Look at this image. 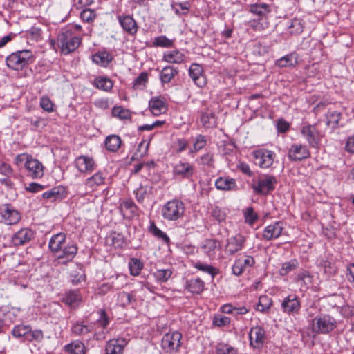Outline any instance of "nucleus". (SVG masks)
Returning <instances> with one entry per match:
<instances>
[{"label": "nucleus", "mask_w": 354, "mask_h": 354, "mask_svg": "<svg viewBox=\"0 0 354 354\" xmlns=\"http://www.w3.org/2000/svg\"><path fill=\"white\" fill-rule=\"evenodd\" d=\"M34 59V55L30 50H22L8 55L6 59V63L9 68L19 71L32 64Z\"/></svg>", "instance_id": "nucleus-1"}, {"label": "nucleus", "mask_w": 354, "mask_h": 354, "mask_svg": "<svg viewBox=\"0 0 354 354\" xmlns=\"http://www.w3.org/2000/svg\"><path fill=\"white\" fill-rule=\"evenodd\" d=\"M57 41L62 53L64 55H68L79 47L81 43V38L73 36L71 34V28H68L65 29L58 35Z\"/></svg>", "instance_id": "nucleus-2"}, {"label": "nucleus", "mask_w": 354, "mask_h": 354, "mask_svg": "<svg viewBox=\"0 0 354 354\" xmlns=\"http://www.w3.org/2000/svg\"><path fill=\"white\" fill-rule=\"evenodd\" d=\"M161 212L165 219L176 221L183 216L185 205L180 200L173 199L163 205Z\"/></svg>", "instance_id": "nucleus-3"}, {"label": "nucleus", "mask_w": 354, "mask_h": 354, "mask_svg": "<svg viewBox=\"0 0 354 354\" xmlns=\"http://www.w3.org/2000/svg\"><path fill=\"white\" fill-rule=\"evenodd\" d=\"M337 326V322L332 316L325 314L316 316L313 319V331L316 333L327 334Z\"/></svg>", "instance_id": "nucleus-4"}, {"label": "nucleus", "mask_w": 354, "mask_h": 354, "mask_svg": "<svg viewBox=\"0 0 354 354\" xmlns=\"http://www.w3.org/2000/svg\"><path fill=\"white\" fill-rule=\"evenodd\" d=\"M275 184L277 179L274 176L264 175L259 178L257 184L252 185V188L257 194L267 195L274 189Z\"/></svg>", "instance_id": "nucleus-5"}, {"label": "nucleus", "mask_w": 354, "mask_h": 354, "mask_svg": "<svg viewBox=\"0 0 354 354\" xmlns=\"http://www.w3.org/2000/svg\"><path fill=\"white\" fill-rule=\"evenodd\" d=\"M182 335L179 332L167 333L162 339V348L167 353L176 352L180 346Z\"/></svg>", "instance_id": "nucleus-6"}, {"label": "nucleus", "mask_w": 354, "mask_h": 354, "mask_svg": "<svg viewBox=\"0 0 354 354\" xmlns=\"http://www.w3.org/2000/svg\"><path fill=\"white\" fill-rule=\"evenodd\" d=\"M281 307L285 314L294 315L299 313L301 305L298 296L291 294L281 301Z\"/></svg>", "instance_id": "nucleus-7"}, {"label": "nucleus", "mask_w": 354, "mask_h": 354, "mask_svg": "<svg viewBox=\"0 0 354 354\" xmlns=\"http://www.w3.org/2000/svg\"><path fill=\"white\" fill-rule=\"evenodd\" d=\"M256 165L261 168L267 169L272 166L275 157V153L266 149H261L252 153Z\"/></svg>", "instance_id": "nucleus-8"}, {"label": "nucleus", "mask_w": 354, "mask_h": 354, "mask_svg": "<svg viewBox=\"0 0 354 354\" xmlns=\"http://www.w3.org/2000/svg\"><path fill=\"white\" fill-rule=\"evenodd\" d=\"M194 174V165L188 162L179 161L173 167V174L176 177L190 179Z\"/></svg>", "instance_id": "nucleus-9"}, {"label": "nucleus", "mask_w": 354, "mask_h": 354, "mask_svg": "<svg viewBox=\"0 0 354 354\" xmlns=\"http://www.w3.org/2000/svg\"><path fill=\"white\" fill-rule=\"evenodd\" d=\"M0 214L7 225H15L21 219V214L10 204H4L0 207Z\"/></svg>", "instance_id": "nucleus-10"}, {"label": "nucleus", "mask_w": 354, "mask_h": 354, "mask_svg": "<svg viewBox=\"0 0 354 354\" xmlns=\"http://www.w3.org/2000/svg\"><path fill=\"white\" fill-rule=\"evenodd\" d=\"M310 153L306 145L293 144L288 150V157L291 161H301L309 158Z\"/></svg>", "instance_id": "nucleus-11"}, {"label": "nucleus", "mask_w": 354, "mask_h": 354, "mask_svg": "<svg viewBox=\"0 0 354 354\" xmlns=\"http://www.w3.org/2000/svg\"><path fill=\"white\" fill-rule=\"evenodd\" d=\"M25 168L28 176L32 178H39L44 176V166L37 159L32 156L26 161Z\"/></svg>", "instance_id": "nucleus-12"}, {"label": "nucleus", "mask_w": 354, "mask_h": 354, "mask_svg": "<svg viewBox=\"0 0 354 354\" xmlns=\"http://www.w3.org/2000/svg\"><path fill=\"white\" fill-rule=\"evenodd\" d=\"M189 75L197 86L202 88L206 85L207 80L201 65L192 64L189 68Z\"/></svg>", "instance_id": "nucleus-13"}, {"label": "nucleus", "mask_w": 354, "mask_h": 354, "mask_svg": "<svg viewBox=\"0 0 354 354\" xmlns=\"http://www.w3.org/2000/svg\"><path fill=\"white\" fill-rule=\"evenodd\" d=\"M128 341L124 338L112 339L106 344V354H123Z\"/></svg>", "instance_id": "nucleus-14"}, {"label": "nucleus", "mask_w": 354, "mask_h": 354, "mask_svg": "<svg viewBox=\"0 0 354 354\" xmlns=\"http://www.w3.org/2000/svg\"><path fill=\"white\" fill-rule=\"evenodd\" d=\"M301 133L308 141L309 145L314 148H317L320 140L319 133L313 125H307L303 127Z\"/></svg>", "instance_id": "nucleus-15"}, {"label": "nucleus", "mask_w": 354, "mask_h": 354, "mask_svg": "<svg viewBox=\"0 0 354 354\" xmlns=\"http://www.w3.org/2000/svg\"><path fill=\"white\" fill-rule=\"evenodd\" d=\"M245 243V238L241 234H236L227 240L225 245L226 252L232 255L242 250Z\"/></svg>", "instance_id": "nucleus-16"}, {"label": "nucleus", "mask_w": 354, "mask_h": 354, "mask_svg": "<svg viewBox=\"0 0 354 354\" xmlns=\"http://www.w3.org/2000/svg\"><path fill=\"white\" fill-rule=\"evenodd\" d=\"M283 230V223L277 221L265 227L263 232V238L267 241L276 239L281 235Z\"/></svg>", "instance_id": "nucleus-17"}, {"label": "nucleus", "mask_w": 354, "mask_h": 354, "mask_svg": "<svg viewBox=\"0 0 354 354\" xmlns=\"http://www.w3.org/2000/svg\"><path fill=\"white\" fill-rule=\"evenodd\" d=\"M250 343L254 348H261L266 339V333L263 328L256 326L250 330L249 334Z\"/></svg>", "instance_id": "nucleus-18"}, {"label": "nucleus", "mask_w": 354, "mask_h": 354, "mask_svg": "<svg viewBox=\"0 0 354 354\" xmlns=\"http://www.w3.org/2000/svg\"><path fill=\"white\" fill-rule=\"evenodd\" d=\"M33 232L28 228H23L14 234L12 243L15 246L24 245L28 243L32 238Z\"/></svg>", "instance_id": "nucleus-19"}, {"label": "nucleus", "mask_w": 354, "mask_h": 354, "mask_svg": "<svg viewBox=\"0 0 354 354\" xmlns=\"http://www.w3.org/2000/svg\"><path fill=\"white\" fill-rule=\"evenodd\" d=\"M254 259L251 256H245V258H239L235 260L232 266V273L236 276L241 275L245 268L252 267L254 264Z\"/></svg>", "instance_id": "nucleus-20"}, {"label": "nucleus", "mask_w": 354, "mask_h": 354, "mask_svg": "<svg viewBox=\"0 0 354 354\" xmlns=\"http://www.w3.org/2000/svg\"><path fill=\"white\" fill-rule=\"evenodd\" d=\"M151 112L156 116L166 112L167 103L162 97H153L149 102Z\"/></svg>", "instance_id": "nucleus-21"}, {"label": "nucleus", "mask_w": 354, "mask_h": 354, "mask_svg": "<svg viewBox=\"0 0 354 354\" xmlns=\"http://www.w3.org/2000/svg\"><path fill=\"white\" fill-rule=\"evenodd\" d=\"M67 192L65 187L57 186L53 187L51 189L43 193L42 197L50 202L60 201L65 198Z\"/></svg>", "instance_id": "nucleus-22"}, {"label": "nucleus", "mask_w": 354, "mask_h": 354, "mask_svg": "<svg viewBox=\"0 0 354 354\" xmlns=\"http://www.w3.org/2000/svg\"><path fill=\"white\" fill-rule=\"evenodd\" d=\"M118 21L123 30L131 35L138 31V26L134 19L129 15L118 16Z\"/></svg>", "instance_id": "nucleus-23"}, {"label": "nucleus", "mask_w": 354, "mask_h": 354, "mask_svg": "<svg viewBox=\"0 0 354 354\" xmlns=\"http://www.w3.org/2000/svg\"><path fill=\"white\" fill-rule=\"evenodd\" d=\"M75 165L80 172L91 171L94 169L95 162L93 158L80 156L75 159Z\"/></svg>", "instance_id": "nucleus-24"}, {"label": "nucleus", "mask_w": 354, "mask_h": 354, "mask_svg": "<svg viewBox=\"0 0 354 354\" xmlns=\"http://www.w3.org/2000/svg\"><path fill=\"white\" fill-rule=\"evenodd\" d=\"M215 186L219 190L232 191L237 189L236 180L229 177H219L215 182Z\"/></svg>", "instance_id": "nucleus-25"}, {"label": "nucleus", "mask_w": 354, "mask_h": 354, "mask_svg": "<svg viewBox=\"0 0 354 354\" xmlns=\"http://www.w3.org/2000/svg\"><path fill=\"white\" fill-rule=\"evenodd\" d=\"M65 240L66 235L64 233H57L53 235L49 241L50 250L53 253L60 252Z\"/></svg>", "instance_id": "nucleus-26"}, {"label": "nucleus", "mask_w": 354, "mask_h": 354, "mask_svg": "<svg viewBox=\"0 0 354 354\" xmlns=\"http://www.w3.org/2000/svg\"><path fill=\"white\" fill-rule=\"evenodd\" d=\"M185 55L179 50H171L165 52L162 61L170 64H181L185 62Z\"/></svg>", "instance_id": "nucleus-27"}, {"label": "nucleus", "mask_w": 354, "mask_h": 354, "mask_svg": "<svg viewBox=\"0 0 354 354\" xmlns=\"http://www.w3.org/2000/svg\"><path fill=\"white\" fill-rule=\"evenodd\" d=\"M250 12L258 16L259 19H266L270 12V6L266 3H255L250 6Z\"/></svg>", "instance_id": "nucleus-28"}, {"label": "nucleus", "mask_w": 354, "mask_h": 354, "mask_svg": "<svg viewBox=\"0 0 354 354\" xmlns=\"http://www.w3.org/2000/svg\"><path fill=\"white\" fill-rule=\"evenodd\" d=\"M177 68L167 66L164 67L160 73V79L162 84L169 83L171 80L178 74Z\"/></svg>", "instance_id": "nucleus-29"}, {"label": "nucleus", "mask_w": 354, "mask_h": 354, "mask_svg": "<svg viewBox=\"0 0 354 354\" xmlns=\"http://www.w3.org/2000/svg\"><path fill=\"white\" fill-rule=\"evenodd\" d=\"M112 59V55L106 51L97 52L92 57L94 63L103 67L107 66Z\"/></svg>", "instance_id": "nucleus-30"}, {"label": "nucleus", "mask_w": 354, "mask_h": 354, "mask_svg": "<svg viewBox=\"0 0 354 354\" xmlns=\"http://www.w3.org/2000/svg\"><path fill=\"white\" fill-rule=\"evenodd\" d=\"M219 247L220 244L216 240L206 239L202 245V249L206 255L212 259L215 257L216 251Z\"/></svg>", "instance_id": "nucleus-31"}, {"label": "nucleus", "mask_w": 354, "mask_h": 354, "mask_svg": "<svg viewBox=\"0 0 354 354\" xmlns=\"http://www.w3.org/2000/svg\"><path fill=\"white\" fill-rule=\"evenodd\" d=\"M104 144L108 151L115 152L120 147L122 140L120 136L113 134L106 137Z\"/></svg>", "instance_id": "nucleus-32"}, {"label": "nucleus", "mask_w": 354, "mask_h": 354, "mask_svg": "<svg viewBox=\"0 0 354 354\" xmlns=\"http://www.w3.org/2000/svg\"><path fill=\"white\" fill-rule=\"evenodd\" d=\"M77 252V247L75 244H68L61 250L60 254L57 255L58 259H66L67 261H71Z\"/></svg>", "instance_id": "nucleus-33"}, {"label": "nucleus", "mask_w": 354, "mask_h": 354, "mask_svg": "<svg viewBox=\"0 0 354 354\" xmlns=\"http://www.w3.org/2000/svg\"><path fill=\"white\" fill-rule=\"evenodd\" d=\"M64 349L69 354H85L84 344L78 340L73 341L66 345Z\"/></svg>", "instance_id": "nucleus-34"}, {"label": "nucleus", "mask_w": 354, "mask_h": 354, "mask_svg": "<svg viewBox=\"0 0 354 354\" xmlns=\"http://www.w3.org/2000/svg\"><path fill=\"white\" fill-rule=\"evenodd\" d=\"M318 266L321 267L326 274L334 275L337 272V268L331 259H322L318 261Z\"/></svg>", "instance_id": "nucleus-35"}, {"label": "nucleus", "mask_w": 354, "mask_h": 354, "mask_svg": "<svg viewBox=\"0 0 354 354\" xmlns=\"http://www.w3.org/2000/svg\"><path fill=\"white\" fill-rule=\"evenodd\" d=\"M187 288L192 293L199 294L204 289V282L200 278L192 279L187 281Z\"/></svg>", "instance_id": "nucleus-36"}, {"label": "nucleus", "mask_w": 354, "mask_h": 354, "mask_svg": "<svg viewBox=\"0 0 354 354\" xmlns=\"http://www.w3.org/2000/svg\"><path fill=\"white\" fill-rule=\"evenodd\" d=\"M93 86L98 89L109 91L113 88V83L108 77H98L94 80Z\"/></svg>", "instance_id": "nucleus-37"}, {"label": "nucleus", "mask_w": 354, "mask_h": 354, "mask_svg": "<svg viewBox=\"0 0 354 354\" xmlns=\"http://www.w3.org/2000/svg\"><path fill=\"white\" fill-rule=\"evenodd\" d=\"M120 209L122 214H129V217H132L136 214L138 207L131 200H127L120 204Z\"/></svg>", "instance_id": "nucleus-38"}, {"label": "nucleus", "mask_w": 354, "mask_h": 354, "mask_svg": "<svg viewBox=\"0 0 354 354\" xmlns=\"http://www.w3.org/2000/svg\"><path fill=\"white\" fill-rule=\"evenodd\" d=\"M201 122L207 128L216 126V120L215 114L213 112H203L201 115Z\"/></svg>", "instance_id": "nucleus-39"}, {"label": "nucleus", "mask_w": 354, "mask_h": 354, "mask_svg": "<svg viewBox=\"0 0 354 354\" xmlns=\"http://www.w3.org/2000/svg\"><path fill=\"white\" fill-rule=\"evenodd\" d=\"M29 325L15 326L12 330V334L15 337L20 339L22 342H25L28 331H29Z\"/></svg>", "instance_id": "nucleus-40"}, {"label": "nucleus", "mask_w": 354, "mask_h": 354, "mask_svg": "<svg viewBox=\"0 0 354 354\" xmlns=\"http://www.w3.org/2000/svg\"><path fill=\"white\" fill-rule=\"evenodd\" d=\"M92 327L88 325L83 324L82 322H75L73 324L71 330L75 335H84L90 333Z\"/></svg>", "instance_id": "nucleus-41"}, {"label": "nucleus", "mask_w": 354, "mask_h": 354, "mask_svg": "<svg viewBox=\"0 0 354 354\" xmlns=\"http://www.w3.org/2000/svg\"><path fill=\"white\" fill-rule=\"evenodd\" d=\"M299 266V263L297 259H293L288 262H285L282 264L281 269L279 270V274L281 276H286L288 273L294 271Z\"/></svg>", "instance_id": "nucleus-42"}, {"label": "nucleus", "mask_w": 354, "mask_h": 354, "mask_svg": "<svg viewBox=\"0 0 354 354\" xmlns=\"http://www.w3.org/2000/svg\"><path fill=\"white\" fill-rule=\"evenodd\" d=\"M81 300L78 291H69L66 294L63 301L71 306H75Z\"/></svg>", "instance_id": "nucleus-43"}, {"label": "nucleus", "mask_w": 354, "mask_h": 354, "mask_svg": "<svg viewBox=\"0 0 354 354\" xmlns=\"http://www.w3.org/2000/svg\"><path fill=\"white\" fill-rule=\"evenodd\" d=\"M152 187L140 185L135 192L136 198L139 203H142L145 197L151 193Z\"/></svg>", "instance_id": "nucleus-44"}, {"label": "nucleus", "mask_w": 354, "mask_h": 354, "mask_svg": "<svg viewBox=\"0 0 354 354\" xmlns=\"http://www.w3.org/2000/svg\"><path fill=\"white\" fill-rule=\"evenodd\" d=\"M148 81V74L146 72L141 73L139 76L133 81V88L135 90H142L145 88Z\"/></svg>", "instance_id": "nucleus-45"}, {"label": "nucleus", "mask_w": 354, "mask_h": 354, "mask_svg": "<svg viewBox=\"0 0 354 354\" xmlns=\"http://www.w3.org/2000/svg\"><path fill=\"white\" fill-rule=\"evenodd\" d=\"M43 339H44V334H43L42 330H38V329L32 330L31 329V327L30 326L29 331H28V334L26 335L25 342H30L36 341V342H39L42 341Z\"/></svg>", "instance_id": "nucleus-46"}, {"label": "nucleus", "mask_w": 354, "mask_h": 354, "mask_svg": "<svg viewBox=\"0 0 354 354\" xmlns=\"http://www.w3.org/2000/svg\"><path fill=\"white\" fill-rule=\"evenodd\" d=\"M216 352L217 354H238L236 348L225 343L218 344L216 346Z\"/></svg>", "instance_id": "nucleus-47"}, {"label": "nucleus", "mask_w": 354, "mask_h": 354, "mask_svg": "<svg viewBox=\"0 0 354 354\" xmlns=\"http://www.w3.org/2000/svg\"><path fill=\"white\" fill-rule=\"evenodd\" d=\"M105 178L101 172H97L93 176L86 180V185L93 188L94 187L102 185L104 182Z\"/></svg>", "instance_id": "nucleus-48"}, {"label": "nucleus", "mask_w": 354, "mask_h": 354, "mask_svg": "<svg viewBox=\"0 0 354 354\" xmlns=\"http://www.w3.org/2000/svg\"><path fill=\"white\" fill-rule=\"evenodd\" d=\"M272 305V299L267 295H262L259 299V302L257 305V310L260 312H266Z\"/></svg>", "instance_id": "nucleus-49"}, {"label": "nucleus", "mask_w": 354, "mask_h": 354, "mask_svg": "<svg viewBox=\"0 0 354 354\" xmlns=\"http://www.w3.org/2000/svg\"><path fill=\"white\" fill-rule=\"evenodd\" d=\"M194 268L198 269V270L203 271L204 272H207L214 278L218 273V271L216 268H214L213 266L203 263L201 262H197L194 265Z\"/></svg>", "instance_id": "nucleus-50"}, {"label": "nucleus", "mask_w": 354, "mask_h": 354, "mask_svg": "<svg viewBox=\"0 0 354 354\" xmlns=\"http://www.w3.org/2000/svg\"><path fill=\"white\" fill-rule=\"evenodd\" d=\"M149 231L151 234H153V236H156L158 239H161L165 243L168 244L169 243V236L165 232L158 228L154 223H151L149 227Z\"/></svg>", "instance_id": "nucleus-51"}, {"label": "nucleus", "mask_w": 354, "mask_h": 354, "mask_svg": "<svg viewBox=\"0 0 354 354\" xmlns=\"http://www.w3.org/2000/svg\"><path fill=\"white\" fill-rule=\"evenodd\" d=\"M294 55L292 54L287 55L276 62V65L279 67L294 66L297 64L296 59L293 62Z\"/></svg>", "instance_id": "nucleus-52"}, {"label": "nucleus", "mask_w": 354, "mask_h": 354, "mask_svg": "<svg viewBox=\"0 0 354 354\" xmlns=\"http://www.w3.org/2000/svg\"><path fill=\"white\" fill-rule=\"evenodd\" d=\"M153 274L157 281L163 283L171 277L172 271L170 269H160L156 270Z\"/></svg>", "instance_id": "nucleus-53"}, {"label": "nucleus", "mask_w": 354, "mask_h": 354, "mask_svg": "<svg viewBox=\"0 0 354 354\" xmlns=\"http://www.w3.org/2000/svg\"><path fill=\"white\" fill-rule=\"evenodd\" d=\"M292 35H298L303 32L304 25L301 19H294L288 26Z\"/></svg>", "instance_id": "nucleus-54"}, {"label": "nucleus", "mask_w": 354, "mask_h": 354, "mask_svg": "<svg viewBox=\"0 0 354 354\" xmlns=\"http://www.w3.org/2000/svg\"><path fill=\"white\" fill-rule=\"evenodd\" d=\"M129 267L131 274L133 276H137L140 274V272L142 268V264L140 260L136 258H133L129 263Z\"/></svg>", "instance_id": "nucleus-55"}, {"label": "nucleus", "mask_w": 354, "mask_h": 354, "mask_svg": "<svg viewBox=\"0 0 354 354\" xmlns=\"http://www.w3.org/2000/svg\"><path fill=\"white\" fill-rule=\"evenodd\" d=\"M244 218L246 223L252 225L258 219V215L255 213L253 207H248L244 212Z\"/></svg>", "instance_id": "nucleus-56"}, {"label": "nucleus", "mask_w": 354, "mask_h": 354, "mask_svg": "<svg viewBox=\"0 0 354 354\" xmlns=\"http://www.w3.org/2000/svg\"><path fill=\"white\" fill-rule=\"evenodd\" d=\"M250 26L253 30L260 31L268 27V22L266 19H258V20L250 21Z\"/></svg>", "instance_id": "nucleus-57"}, {"label": "nucleus", "mask_w": 354, "mask_h": 354, "mask_svg": "<svg viewBox=\"0 0 354 354\" xmlns=\"http://www.w3.org/2000/svg\"><path fill=\"white\" fill-rule=\"evenodd\" d=\"M153 44L156 46L169 48L173 46V41L166 36H159L155 38Z\"/></svg>", "instance_id": "nucleus-58"}, {"label": "nucleus", "mask_w": 354, "mask_h": 354, "mask_svg": "<svg viewBox=\"0 0 354 354\" xmlns=\"http://www.w3.org/2000/svg\"><path fill=\"white\" fill-rule=\"evenodd\" d=\"M80 17L84 21L91 22L95 19L96 13L90 8L84 9L80 13Z\"/></svg>", "instance_id": "nucleus-59"}, {"label": "nucleus", "mask_w": 354, "mask_h": 354, "mask_svg": "<svg viewBox=\"0 0 354 354\" xmlns=\"http://www.w3.org/2000/svg\"><path fill=\"white\" fill-rule=\"evenodd\" d=\"M206 145L205 137L203 135H198L196 138L195 142L194 143L193 149L190 153H195L203 149Z\"/></svg>", "instance_id": "nucleus-60"}, {"label": "nucleus", "mask_w": 354, "mask_h": 354, "mask_svg": "<svg viewBox=\"0 0 354 354\" xmlns=\"http://www.w3.org/2000/svg\"><path fill=\"white\" fill-rule=\"evenodd\" d=\"M40 106L46 111L51 113L54 111V104L49 97L44 96L40 99Z\"/></svg>", "instance_id": "nucleus-61"}, {"label": "nucleus", "mask_w": 354, "mask_h": 354, "mask_svg": "<svg viewBox=\"0 0 354 354\" xmlns=\"http://www.w3.org/2000/svg\"><path fill=\"white\" fill-rule=\"evenodd\" d=\"M113 115L118 117L120 119H128L131 116L129 110L122 109L121 107H115L113 109Z\"/></svg>", "instance_id": "nucleus-62"}, {"label": "nucleus", "mask_w": 354, "mask_h": 354, "mask_svg": "<svg viewBox=\"0 0 354 354\" xmlns=\"http://www.w3.org/2000/svg\"><path fill=\"white\" fill-rule=\"evenodd\" d=\"M212 216L214 219H216L218 223L225 221V220L226 218V214H225V212L222 209H221L218 207H216L212 211Z\"/></svg>", "instance_id": "nucleus-63"}, {"label": "nucleus", "mask_w": 354, "mask_h": 354, "mask_svg": "<svg viewBox=\"0 0 354 354\" xmlns=\"http://www.w3.org/2000/svg\"><path fill=\"white\" fill-rule=\"evenodd\" d=\"M213 155L210 153H207L200 158L199 163L203 165L212 167L213 165Z\"/></svg>", "instance_id": "nucleus-64"}]
</instances>
